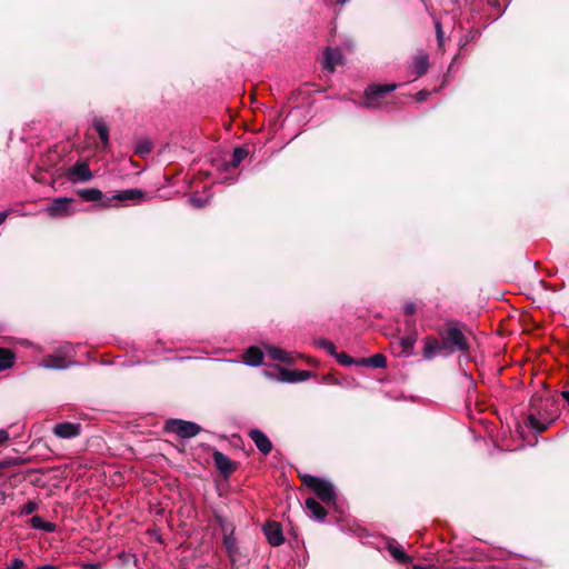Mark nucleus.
Masks as SVG:
<instances>
[{"mask_svg": "<svg viewBox=\"0 0 569 569\" xmlns=\"http://www.w3.org/2000/svg\"><path fill=\"white\" fill-rule=\"evenodd\" d=\"M440 337L443 349L449 352L467 351L469 349L467 338L456 322L447 323V329L440 332Z\"/></svg>", "mask_w": 569, "mask_h": 569, "instance_id": "1", "label": "nucleus"}, {"mask_svg": "<svg viewBox=\"0 0 569 569\" xmlns=\"http://www.w3.org/2000/svg\"><path fill=\"white\" fill-rule=\"evenodd\" d=\"M302 481L325 503L335 502L336 491H335L332 483H330L329 481L323 480L318 477H315V476H311V475L303 476Z\"/></svg>", "mask_w": 569, "mask_h": 569, "instance_id": "2", "label": "nucleus"}, {"mask_svg": "<svg viewBox=\"0 0 569 569\" xmlns=\"http://www.w3.org/2000/svg\"><path fill=\"white\" fill-rule=\"evenodd\" d=\"M164 429L168 432L178 435L181 438H192L197 436L201 428L194 422L181 419H171L166 422Z\"/></svg>", "mask_w": 569, "mask_h": 569, "instance_id": "3", "label": "nucleus"}, {"mask_svg": "<svg viewBox=\"0 0 569 569\" xmlns=\"http://www.w3.org/2000/svg\"><path fill=\"white\" fill-rule=\"evenodd\" d=\"M396 83L389 84H372L369 86L365 91V107L367 108H378L380 107V100L383 94L392 92L397 89Z\"/></svg>", "mask_w": 569, "mask_h": 569, "instance_id": "4", "label": "nucleus"}, {"mask_svg": "<svg viewBox=\"0 0 569 569\" xmlns=\"http://www.w3.org/2000/svg\"><path fill=\"white\" fill-rule=\"evenodd\" d=\"M72 199L70 198H57L46 208V212L52 217H66L72 213L71 210Z\"/></svg>", "mask_w": 569, "mask_h": 569, "instance_id": "5", "label": "nucleus"}, {"mask_svg": "<svg viewBox=\"0 0 569 569\" xmlns=\"http://www.w3.org/2000/svg\"><path fill=\"white\" fill-rule=\"evenodd\" d=\"M68 178L72 182H86L92 179V172L86 162L78 161L68 170Z\"/></svg>", "mask_w": 569, "mask_h": 569, "instance_id": "6", "label": "nucleus"}, {"mask_svg": "<svg viewBox=\"0 0 569 569\" xmlns=\"http://www.w3.org/2000/svg\"><path fill=\"white\" fill-rule=\"evenodd\" d=\"M81 432V425L73 422H61L54 426L53 433L61 439L76 438Z\"/></svg>", "mask_w": 569, "mask_h": 569, "instance_id": "7", "label": "nucleus"}, {"mask_svg": "<svg viewBox=\"0 0 569 569\" xmlns=\"http://www.w3.org/2000/svg\"><path fill=\"white\" fill-rule=\"evenodd\" d=\"M311 377V372L307 370H289L286 368H279L278 380L282 382H300L306 381Z\"/></svg>", "mask_w": 569, "mask_h": 569, "instance_id": "8", "label": "nucleus"}, {"mask_svg": "<svg viewBox=\"0 0 569 569\" xmlns=\"http://www.w3.org/2000/svg\"><path fill=\"white\" fill-rule=\"evenodd\" d=\"M250 439L254 442L258 450L267 456L272 450V443L270 439L259 429H252L249 431Z\"/></svg>", "mask_w": 569, "mask_h": 569, "instance_id": "9", "label": "nucleus"}, {"mask_svg": "<svg viewBox=\"0 0 569 569\" xmlns=\"http://www.w3.org/2000/svg\"><path fill=\"white\" fill-rule=\"evenodd\" d=\"M267 540L271 546L278 547L283 543L284 538L280 525L268 522L263 528Z\"/></svg>", "mask_w": 569, "mask_h": 569, "instance_id": "10", "label": "nucleus"}, {"mask_svg": "<svg viewBox=\"0 0 569 569\" xmlns=\"http://www.w3.org/2000/svg\"><path fill=\"white\" fill-rule=\"evenodd\" d=\"M441 349H443L442 341L439 342L437 338L429 336L423 339L422 356L425 359H433Z\"/></svg>", "mask_w": 569, "mask_h": 569, "instance_id": "11", "label": "nucleus"}, {"mask_svg": "<svg viewBox=\"0 0 569 569\" xmlns=\"http://www.w3.org/2000/svg\"><path fill=\"white\" fill-rule=\"evenodd\" d=\"M213 461L217 469L224 476L230 475L234 471V463L222 452L214 451L213 452Z\"/></svg>", "mask_w": 569, "mask_h": 569, "instance_id": "12", "label": "nucleus"}, {"mask_svg": "<svg viewBox=\"0 0 569 569\" xmlns=\"http://www.w3.org/2000/svg\"><path fill=\"white\" fill-rule=\"evenodd\" d=\"M341 52L339 49L328 48L325 52L323 68L329 72H333L336 66L341 62Z\"/></svg>", "mask_w": 569, "mask_h": 569, "instance_id": "13", "label": "nucleus"}, {"mask_svg": "<svg viewBox=\"0 0 569 569\" xmlns=\"http://www.w3.org/2000/svg\"><path fill=\"white\" fill-rule=\"evenodd\" d=\"M263 361V352L258 347H250L243 353V363L247 366H260Z\"/></svg>", "mask_w": 569, "mask_h": 569, "instance_id": "14", "label": "nucleus"}, {"mask_svg": "<svg viewBox=\"0 0 569 569\" xmlns=\"http://www.w3.org/2000/svg\"><path fill=\"white\" fill-rule=\"evenodd\" d=\"M268 356L276 361L293 363L296 356L293 353L287 352L277 347H267L266 348Z\"/></svg>", "mask_w": 569, "mask_h": 569, "instance_id": "15", "label": "nucleus"}, {"mask_svg": "<svg viewBox=\"0 0 569 569\" xmlns=\"http://www.w3.org/2000/svg\"><path fill=\"white\" fill-rule=\"evenodd\" d=\"M223 546L227 550V553L231 561L236 560V556L238 555V548L236 543V539L233 537V530L228 533V529L223 527Z\"/></svg>", "mask_w": 569, "mask_h": 569, "instance_id": "16", "label": "nucleus"}, {"mask_svg": "<svg viewBox=\"0 0 569 569\" xmlns=\"http://www.w3.org/2000/svg\"><path fill=\"white\" fill-rule=\"evenodd\" d=\"M307 510L310 516L317 520H323L327 516V511L323 507L313 498H308L305 502Z\"/></svg>", "mask_w": 569, "mask_h": 569, "instance_id": "17", "label": "nucleus"}, {"mask_svg": "<svg viewBox=\"0 0 569 569\" xmlns=\"http://www.w3.org/2000/svg\"><path fill=\"white\" fill-rule=\"evenodd\" d=\"M412 68L416 73V77H421L428 71L429 68V58L427 53H419L415 57L412 62Z\"/></svg>", "mask_w": 569, "mask_h": 569, "instance_id": "18", "label": "nucleus"}, {"mask_svg": "<svg viewBox=\"0 0 569 569\" xmlns=\"http://www.w3.org/2000/svg\"><path fill=\"white\" fill-rule=\"evenodd\" d=\"M71 365V361L67 360L62 356H49L43 361V367L49 369H66Z\"/></svg>", "mask_w": 569, "mask_h": 569, "instance_id": "19", "label": "nucleus"}, {"mask_svg": "<svg viewBox=\"0 0 569 569\" xmlns=\"http://www.w3.org/2000/svg\"><path fill=\"white\" fill-rule=\"evenodd\" d=\"M112 199L119 201H141L143 192L139 189H127L114 194Z\"/></svg>", "mask_w": 569, "mask_h": 569, "instance_id": "20", "label": "nucleus"}, {"mask_svg": "<svg viewBox=\"0 0 569 569\" xmlns=\"http://www.w3.org/2000/svg\"><path fill=\"white\" fill-rule=\"evenodd\" d=\"M92 126L99 134V138L103 144V147H108L109 144V128L101 118H94L92 121Z\"/></svg>", "mask_w": 569, "mask_h": 569, "instance_id": "21", "label": "nucleus"}, {"mask_svg": "<svg viewBox=\"0 0 569 569\" xmlns=\"http://www.w3.org/2000/svg\"><path fill=\"white\" fill-rule=\"evenodd\" d=\"M359 365H365L373 368H385L387 366V358L382 353L373 355L369 358H363Z\"/></svg>", "mask_w": 569, "mask_h": 569, "instance_id": "22", "label": "nucleus"}, {"mask_svg": "<svg viewBox=\"0 0 569 569\" xmlns=\"http://www.w3.org/2000/svg\"><path fill=\"white\" fill-rule=\"evenodd\" d=\"M529 426L538 432L545 431L549 425L553 421V418L540 420L533 413L528 417Z\"/></svg>", "mask_w": 569, "mask_h": 569, "instance_id": "23", "label": "nucleus"}, {"mask_svg": "<svg viewBox=\"0 0 569 569\" xmlns=\"http://www.w3.org/2000/svg\"><path fill=\"white\" fill-rule=\"evenodd\" d=\"M78 194L84 201H99L103 197L102 191L96 188L81 189Z\"/></svg>", "mask_w": 569, "mask_h": 569, "instance_id": "24", "label": "nucleus"}, {"mask_svg": "<svg viewBox=\"0 0 569 569\" xmlns=\"http://www.w3.org/2000/svg\"><path fill=\"white\" fill-rule=\"evenodd\" d=\"M388 550L390 555L399 562L408 563L410 561V557L401 549L400 546L390 543Z\"/></svg>", "mask_w": 569, "mask_h": 569, "instance_id": "25", "label": "nucleus"}, {"mask_svg": "<svg viewBox=\"0 0 569 569\" xmlns=\"http://www.w3.org/2000/svg\"><path fill=\"white\" fill-rule=\"evenodd\" d=\"M31 526L34 529H42L47 532H52V531H54V528H56V526L53 523L44 521L39 516H34L31 518Z\"/></svg>", "mask_w": 569, "mask_h": 569, "instance_id": "26", "label": "nucleus"}, {"mask_svg": "<svg viewBox=\"0 0 569 569\" xmlns=\"http://www.w3.org/2000/svg\"><path fill=\"white\" fill-rule=\"evenodd\" d=\"M14 356L11 351L0 348V371L13 365Z\"/></svg>", "mask_w": 569, "mask_h": 569, "instance_id": "27", "label": "nucleus"}, {"mask_svg": "<svg viewBox=\"0 0 569 569\" xmlns=\"http://www.w3.org/2000/svg\"><path fill=\"white\" fill-rule=\"evenodd\" d=\"M416 341H417L416 332L401 338L400 346H401L402 352L410 353L413 350Z\"/></svg>", "mask_w": 569, "mask_h": 569, "instance_id": "28", "label": "nucleus"}, {"mask_svg": "<svg viewBox=\"0 0 569 569\" xmlns=\"http://www.w3.org/2000/svg\"><path fill=\"white\" fill-rule=\"evenodd\" d=\"M248 151L243 148H236L230 160V166L237 168L247 157Z\"/></svg>", "mask_w": 569, "mask_h": 569, "instance_id": "29", "label": "nucleus"}, {"mask_svg": "<svg viewBox=\"0 0 569 569\" xmlns=\"http://www.w3.org/2000/svg\"><path fill=\"white\" fill-rule=\"evenodd\" d=\"M152 150V143L149 140H142L136 146V153L143 157L150 153Z\"/></svg>", "mask_w": 569, "mask_h": 569, "instance_id": "30", "label": "nucleus"}, {"mask_svg": "<svg viewBox=\"0 0 569 569\" xmlns=\"http://www.w3.org/2000/svg\"><path fill=\"white\" fill-rule=\"evenodd\" d=\"M316 343L318 347L325 349L329 355H331L333 357L337 353L336 346L329 340L321 339V340H318Z\"/></svg>", "mask_w": 569, "mask_h": 569, "instance_id": "31", "label": "nucleus"}, {"mask_svg": "<svg viewBox=\"0 0 569 569\" xmlns=\"http://www.w3.org/2000/svg\"><path fill=\"white\" fill-rule=\"evenodd\" d=\"M335 358L340 365L343 366H351L355 363H358L356 360H353L350 356H348L346 352H337L335 355Z\"/></svg>", "mask_w": 569, "mask_h": 569, "instance_id": "32", "label": "nucleus"}, {"mask_svg": "<svg viewBox=\"0 0 569 569\" xmlns=\"http://www.w3.org/2000/svg\"><path fill=\"white\" fill-rule=\"evenodd\" d=\"M37 509V503L33 501H28L23 505L21 512L24 515H31Z\"/></svg>", "mask_w": 569, "mask_h": 569, "instance_id": "33", "label": "nucleus"}, {"mask_svg": "<svg viewBox=\"0 0 569 569\" xmlns=\"http://www.w3.org/2000/svg\"><path fill=\"white\" fill-rule=\"evenodd\" d=\"M23 567H24V562L21 559L16 558L11 561V563L6 569H22Z\"/></svg>", "mask_w": 569, "mask_h": 569, "instance_id": "34", "label": "nucleus"}, {"mask_svg": "<svg viewBox=\"0 0 569 569\" xmlns=\"http://www.w3.org/2000/svg\"><path fill=\"white\" fill-rule=\"evenodd\" d=\"M403 311L407 316L413 315L416 312V305L413 302L405 303Z\"/></svg>", "mask_w": 569, "mask_h": 569, "instance_id": "35", "label": "nucleus"}, {"mask_svg": "<svg viewBox=\"0 0 569 569\" xmlns=\"http://www.w3.org/2000/svg\"><path fill=\"white\" fill-rule=\"evenodd\" d=\"M430 92L426 90H420L416 93L415 98L418 102L425 101L428 99Z\"/></svg>", "mask_w": 569, "mask_h": 569, "instance_id": "36", "label": "nucleus"}, {"mask_svg": "<svg viewBox=\"0 0 569 569\" xmlns=\"http://www.w3.org/2000/svg\"><path fill=\"white\" fill-rule=\"evenodd\" d=\"M9 440V432L6 429H0V446Z\"/></svg>", "mask_w": 569, "mask_h": 569, "instance_id": "37", "label": "nucleus"}, {"mask_svg": "<svg viewBox=\"0 0 569 569\" xmlns=\"http://www.w3.org/2000/svg\"><path fill=\"white\" fill-rule=\"evenodd\" d=\"M436 28H437V39L439 41V44H441L443 34H442V29H441V26L439 22H437Z\"/></svg>", "mask_w": 569, "mask_h": 569, "instance_id": "38", "label": "nucleus"}, {"mask_svg": "<svg viewBox=\"0 0 569 569\" xmlns=\"http://www.w3.org/2000/svg\"><path fill=\"white\" fill-rule=\"evenodd\" d=\"M189 201L191 202V204H192L193 207H201V206H202L201 200H200V199H198V198L192 197V198H190V199H189Z\"/></svg>", "mask_w": 569, "mask_h": 569, "instance_id": "39", "label": "nucleus"}, {"mask_svg": "<svg viewBox=\"0 0 569 569\" xmlns=\"http://www.w3.org/2000/svg\"><path fill=\"white\" fill-rule=\"evenodd\" d=\"M37 569H57V567L53 565H43L38 567Z\"/></svg>", "mask_w": 569, "mask_h": 569, "instance_id": "40", "label": "nucleus"}, {"mask_svg": "<svg viewBox=\"0 0 569 569\" xmlns=\"http://www.w3.org/2000/svg\"><path fill=\"white\" fill-rule=\"evenodd\" d=\"M561 397L567 401V403L569 405V391H562L561 392Z\"/></svg>", "mask_w": 569, "mask_h": 569, "instance_id": "41", "label": "nucleus"}, {"mask_svg": "<svg viewBox=\"0 0 569 569\" xmlns=\"http://www.w3.org/2000/svg\"><path fill=\"white\" fill-rule=\"evenodd\" d=\"M7 218V212L3 211V212H0V224L6 220Z\"/></svg>", "mask_w": 569, "mask_h": 569, "instance_id": "42", "label": "nucleus"}, {"mask_svg": "<svg viewBox=\"0 0 569 569\" xmlns=\"http://www.w3.org/2000/svg\"><path fill=\"white\" fill-rule=\"evenodd\" d=\"M412 569H429V568L423 567V566H413V568H412Z\"/></svg>", "mask_w": 569, "mask_h": 569, "instance_id": "43", "label": "nucleus"}, {"mask_svg": "<svg viewBox=\"0 0 569 569\" xmlns=\"http://www.w3.org/2000/svg\"><path fill=\"white\" fill-rule=\"evenodd\" d=\"M348 0H337L339 4H345Z\"/></svg>", "mask_w": 569, "mask_h": 569, "instance_id": "44", "label": "nucleus"}, {"mask_svg": "<svg viewBox=\"0 0 569 569\" xmlns=\"http://www.w3.org/2000/svg\"><path fill=\"white\" fill-rule=\"evenodd\" d=\"M63 348H64L66 352H69V351L71 350V347H70V346H66V347H63Z\"/></svg>", "mask_w": 569, "mask_h": 569, "instance_id": "45", "label": "nucleus"}]
</instances>
